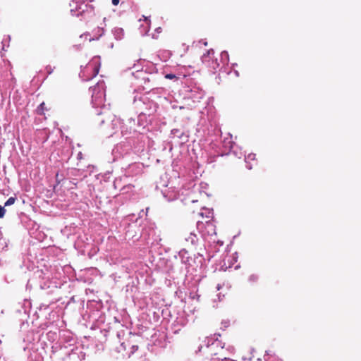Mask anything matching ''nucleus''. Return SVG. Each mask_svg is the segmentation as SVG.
<instances>
[{"label": "nucleus", "instance_id": "obj_1", "mask_svg": "<svg viewBox=\"0 0 361 361\" xmlns=\"http://www.w3.org/2000/svg\"><path fill=\"white\" fill-rule=\"evenodd\" d=\"M197 228L203 236L216 235V226L211 220L204 222L198 221L197 222Z\"/></svg>", "mask_w": 361, "mask_h": 361}, {"label": "nucleus", "instance_id": "obj_2", "mask_svg": "<svg viewBox=\"0 0 361 361\" xmlns=\"http://www.w3.org/2000/svg\"><path fill=\"white\" fill-rule=\"evenodd\" d=\"M219 342L216 341L212 342L210 345H207L206 346V357L203 361H220V360H223L220 357L217 356L218 353L216 352V349L219 348Z\"/></svg>", "mask_w": 361, "mask_h": 361}, {"label": "nucleus", "instance_id": "obj_3", "mask_svg": "<svg viewBox=\"0 0 361 361\" xmlns=\"http://www.w3.org/2000/svg\"><path fill=\"white\" fill-rule=\"evenodd\" d=\"M101 66L100 57L94 56L86 66L87 71H91V75L87 78V80L92 79L95 77L99 71Z\"/></svg>", "mask_w": 361, "mask_h": 361}, {"label": "nucleus", "instance_id": "obj_4", "mask_svg": "<svg viewBox=\"0 0 361 361\" xmlns=\"http://www.w3.org/2000/svg\"><path fill=\"white\" fill-rule=\"evenodd\" d=\"M92 89V97L94 98L95 97V102L97 105L102 104V97L104 95V92L102 90V87H101L100 85L97 84L94 87H93Z\"/></svg>", "mask_w": 361, "mask_h": 361}, {"label": "nucleus", "instance_id": "obj_5", "mask_svg": "<svg viewBox=\"0 0 361 361\" xmlns=\"http://www.w3.org/2000/svg\"><path fill=\"white\" fill-rule=\"evenodd\" d=\"M185 240L187 243L195 245L197 243L198 238L194 233H189L185 235Z\"/></svg>", "mask_w": 361, "mask_h": 361}, {"label": "nucleus", "instance_id": "obj_6", "mask_svg": "<svg viewBox=\"0 0 361 361\" xmlns=\"http://www.w3.org/2000/svg\"><path fill=\"white\" fill-rule=\"evenodd\" d=\"M51 110V107H48L44 102L41 103L36 109V113L38 115H44L45 111Z\"/></svg>", "mask_w": 361, "mask_h": 361}, {"label": "nucleus", "instance_id": "obj_7", "mask_svg": "<svg viewBox=\"0 0 361 361\" xmlns=\"http://www.w3.org/2000/svg\"><path fill=\"white\" fill-rule=\"evenodd\" d=\"M214 54V50L209 49L207 51L205 54H204L201 58L202 62L203 63H206L209 62V61L212 59V56Z\"/></svg>", "mask_w": 361, "mask_h": 361}, {"label": "nucleus", "instance_id": "obj_8", "mask_svg": "<svg viewBox=\"0 0 361 361\" xmlns=\"http://www.w3.org/2000/svg\"><path fill=\"white\" fill-rule=\"evenodd\" d=\"M246 162L247 164H250V161H255L256 160V154L253 153L249 154L246 158H245Z\"/></svg>", "mask_w": 361, "mask_h": 361}, {"label": "nucleus", "instance_id": "obj_9", "mask_svg": "<svg viewBox=\"0 0 361 361\" xmlns=\"http://www.w3.org/2000/svg\"><path fill=\"white\" fill-rule=\"evenodd\" d=\"M16 200V197H9L7 201L5 202V204L4 206H10V205H12L15 203Z\"/></svg>", "mask_w": 361, "mask_h": 361}, {"label": "nucleus", "instance_id": "obj_10", "mask_svg": "<svg viewBox=\"0 0 361 361\" xmlns=\"http://www.w3.org/2000/svg\"><path fill=\"white\" fill-rule=\"evenodd\" d=\"M76 185H77V183H75V182H73V181L70 180V181L68 182V188H69V189H73V188H76Z\"/></svg>", "mask_w": 361, "mask_h": 361}, {"label": "nucleus", "instance_id": "obj_11", "mask_svg": "<svg viewBox=\"0 0 361 361\" xmlns=\"http://www.w3.org/2000/svg\"><path fill=\"white\" fill-rule=\"evenodd\" d=\"M6 209L4 207L0 205V219L3 218L5 215Z\"/></svg>", "mask_w": 361, "mask_h": 361}, {"label": "nucleus", "instance_id": "obj_12", "mask_svg": "<svg viewBox=\"0 0 361 361\" xmlns=\"http://www.w3.org/2000/svg\"><path fill=\"white\" fill-rule=\"evenodd\" d=\"M56 185L54 186V189L56 188V186L61 183V179L59 178V173L56 174Z\"/></svg>", "mask_w": 361, "mask_h": 361}, {"label": "nucleus", "instance_id": "obj_13", "mask_svg": "<svg viewBox=\"0 0 361 361\" xmlns=\"http://www.w3.org/2000/svg\"><path fill=\"white\" fill-rule=\"evenodd\" d=\"M165 78L167 79H174V78H176L177 77L173 74H166Z\"/></svg>", "mask_w": 361, "mask_h": 361}, {"label": "nucleus", "instance_id": "obj_14", "mask_svg": "<svg viewBox=\"0 0 361 361\" xmlns=\"http://www.w3.org/2000/svg\"><path fill=\"white\" fill-rule=\"evenodd\" d=\"M120 0H112V4L117 6L119 4Z\"/></svg>", "mask_w": 361, "mask_h": 361}, {"label": "nucleus", "instance_id": "obj_15", "mask_svg": "<svg viewBox=\"0 0 361 361\" xmlns=\"http://www.w3.org/2000/svg\"><path fill=\"white\" fill-rule=\"evenodd\" d=\"M155 31H156L157 33H161V31H162V29H161V27H157V28L155 30Z\"/></svg>", "mask_w": 361, "mask_h": 361}, {"label": "nucleus", "instance_id": "obj_16", "mask_svg": "<svg viewBox=\"0 0 361 361\" xmlns=\"http://www.w3.org/2000/svg\"><path fill=\"white\" fill-rule=\"evenodd\" d=\"M250 280H253V281H255V280H257V276H255L252 275V276H251L250 277Z\"/></svg>", "mask_w": 361, "mask_h": 361}, {"label": "nucleus", "instance_id": "obj_17", "mask_svg": "<svg viewBox=\"0 0 361 361\" xmlns=\"http://www.w3.org/2000/svg\"><path fill=\"white\" fill-rule=\"evenodd\" d=\"M249 169H252V166H248Z\"/></svg>", "mask_w": 361, "mask_h": 361}, {"label": "nucleus", "instance_id": "obj_18", "mask_svg": "<svg viewBox=\"0 0 361 361\" xmlns=\"http://www.w3.org/2000/svg\"><path fill=\"white\" fill-rule=\"evenodd\" d=\"M204 44L205 46H207V42H204Z\"/></svg>", "mask_w": 361, "mask_h": 361}]
</instances>
